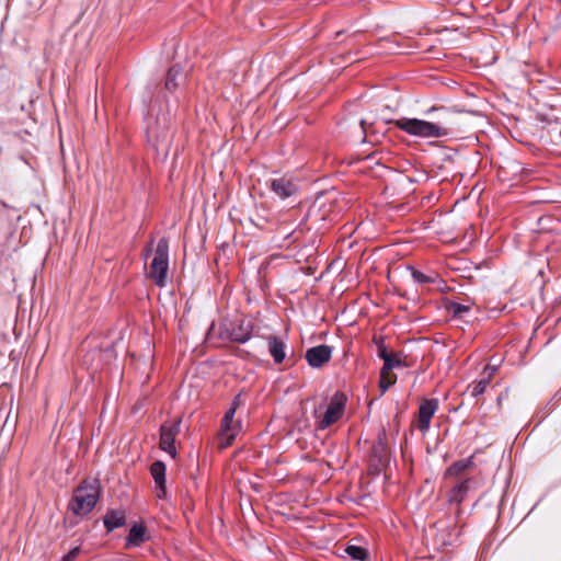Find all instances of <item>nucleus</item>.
<instances>
[{
  "mask_svg": "<svg viewBox=\"0 0 561 561\" xmlns=\"http://www.w3.org/2000/svg\"><path fill=\"white\" fill-rule=\"evenodd\" d=\"M478 485L477 480L474 478H467L458 482L449 492L448 501L450 503L460 504L467 494L476 489Z\"/></svg>",
  "mask_w": 561,
  "mask_h": 561,
  "instance_id": "nucleus-10",
  "label": "nucleus"
},
{
  "mask_svg": "<svg viewBox=\"0 0 561 561\" xmlns=\"http://www.w3.org/2000/svg\"><path fill=\"white\" fill-rule=\"evenodd\" d=\"M404 366V363L402 362L399 354L391 353L389 357L386 358V362L383 363L385 368L389 370H393V368L402 367Z\"/></svg>",
  "mask_w": 561,
  "mask_h": 561,
  "instance_id": "nucleus-22",
  "label": "nucleus"
},
{
  "mask_svg": "<svg viewBox=\"0 0 561 561\" xmlns=\"http://www.w3.org/2000/svg\"><path fill=\"white\" fill-rule=\"evenodd\" d=\"M412 277L417 283H427L430 280V278L425 274L419 271H413Z\"/></svg>",
  "mask_w": 561,
  "mask_h": 561,
  "instance_id": "nucleus-24",
  "label": "nucleus"
},
{
  "mask_svg": "<svg viewBox=\"0 0 561 561\" xmlns=\"http://www.w3.org/2000/svg\"><path fill=\"white\" fill-rule=\"evenodd\" d=\"M79 547H75L67 554L64 556V561H72L79 553Z\"/></svg>",
  "mask_w": 561,
  "mask_h": 561,
  "instance_id": "nucleus-26",
  "label": "nucleus"
},
{
  "mask_svg": "<svg viewBox=\"0 0 561 561\" xmlns=\"http://www.w3.org/2000/svg\"><path fill=\"white\" fill-rule=\"evenodd\" d=\"M271 190L278 198L285 199L297 192V185L293 180L283 176L272 180Z\"/></svg>",
  "mask_w": 561,
  "mask_h": 561,
  "instance_id": "nucleus-12",
  "label": "nucleus"
},
{
  "mask_svg": "<svg viewBox=\"0 0 561 561\" xmlns=\"http://www.w3.org/2000/svg\"><path fill=\"white\" fill-rule=\"evenodd\" d=\"M125 523V513L123 511H110L104 517V524L107 530H113Z\"/></svg>",
  "mask_w": 561,
  "mask_h": 561,
  "instance_id": "nucleus-16",
  "label": "nucleus"
},
{
  "mask_svg": "<svg viewBox=\"0 0 561 561\" xmlns=\"http://www.w3.org/2000/svg\"><path fill=\"white\" fill-rule=\"evenodd\" d=\"M345 552L347 556H350L353 560L357 561H365L367 559L368 552L365 548L350 545L346 547Z\"/></svg>",
  "mask_w": 561,
  "mask_h": 561,
  "instance_id": "nucleus-20",
  "label": "nucleus"
},
{
  "mask_svg": "<svg viewBox=\"0 0 561 561\" xmlns=\"http://www.w3.org/2000/svg\"><path fill=\"white\" fill-rule=\"evenodd\" d=\"M490 377L482 376V378L471 386V396L478 397L482 394L490 383Z\"/></svg>",
  "mask_w": 561,
  "mask_h": 561,
  "instance_id": "nucleus-21",
  "label": "nucleus"
},
{
  "mask_svg": "<svg viewBox=\"0 0 561 561\" xmlns=\"http://www.w3.org/2000/svg\"><path fill=\"white\" fill-rule=\"evenodd\" d=\"M214 333H215V325L213 323L210 329H209V331H208V333H207V337L210 340Z\"/></svg>",
  "mask_w": 561,
  "mask_h": 561,
  "instance_id": "nucleus-28",
  "label": "nucleus"
},
{
  "mask_svg": "<svg viewBox=\"0 0 561 561\" xmlns=\"http://www.w3.org/2000/svg\"><path fill=\"white\" fill-rule=\"evenodd\" d=\"M150 471L158 488L157 496L162 499L165 495V466L161 461L153 462Z\"/></svg>",
  "mask_w": 561,
  "mask_h": 561,
  "instance_id": "nucleus-13",
  "label": "nucleus"
},
{
  "mask_svg": "<svg viewBox=\"0 0 561 561\" xmlns=\"http://www.w3.org/2000/svg\"><path fill=\"white\" fill-rule=\"evenodd\" d=\"M497 364H494V365H488L485 368H484V371H483V376L485 377H490V380L492 379V377L495 375L496 370H497Z\"/></svg>",
  "mask_w": 561,
  "mask_h": 561,
  "instance_id": "nucleus-25",
  "label": "nucleus"
},
{
  "mask_svg": "<svg viewBox=\"0 0 561 561\" xmlns=\"http://www.w3.org/2000/svg\"><path fill=\"white\" fill-rule=\"evenodd\" d=\"M394 125L410 135L423 138H439L448 135L446 127L417 118L402 117L397 119Z\"/></svg>",
  "mask_w": 561,
  "mask_h": 561,
  "instance_id": "nucleus-2",
  "label": "nucleus"
},
{
  "mask_svg": "<svg viewBox=\"0 0 561 561\" xmlns=\"http://www.w3.org/2000/svg\"><path fill=\"white\" fill-rule=\"evenodd\" d=\"M239 407V398L237 397L232 402L230 409L225 413L222 419L221 428L219 433V447L227 448L230 446L236 437L242 430V423L240 420H234L236 411Z\"/></svg>",
  "mask_w": 561,
  "mask_h": 561,
  "instance_id": "nucleus-5",
  "label": "nucleus"
},
{
  "mask_svg": "<svg viewBox=\"0 0 561 561\" xmlns=\"http://www.w3.org/2000/svg\"><path fill=\"white\" fill-rule=\"evenodd\" d=\"M148 140L154 147L157 153L165 159L169 156L171 142L173 138V133L169 127L160 126L157 124L156 126H150L147 129Z\"/></svg>",
  "mask_w": 561,
  "mask_h": 561,
  "instance_id": "nucleus-7",
  "label": "nucleus"
},
{
  "mask_svg": "<svg viewBox=\"0 0 561 561\" xmlns=\"http://www.w3.org/2000/svg\"><path fill=\"white\" fill-rule=\"evenodd\" d=\"M99 494L100 485L98 480H87L75 491L69 508L78 516H85L95 506Z\"/></svg>",
  "mask_w": 561,
  "mask_h": 561,
  "instance_id": "nucleus-1",
  "label": "nucleus"
},
{
  "mask_svg": "<svg viewBox=\"0 0 561 561\" xmlns=\"http://www.w3.org/2000/svg\"><path fill=\"white\" fill-rule=\"evenodd\" d=\"M252 332L251 322L245 319H225L219 325V337L222 341L247 342Z\"/></svg>",
  "mask_w": 561,
  "mask_h": 561,
  "instance_id": "nucleus-4",
  "label": "nucleus"
},
{
  "mask_svg": "<svg viewBox=\"0 0 561 561\" xmlns=\"http://www.w3.org/2000/svg\"><path fill=\"white\" fill-rule=\"evenodd\" d=\"M180 420H175L171 424H163L160 434V447L172 458L176 457V448L174 446L175 437L180 433Z\"/></svg>",
  "mask_w": 561,
  "mask_h": 561,
  "instance_id": "nucleus-8",
  "label": "nucleus"
},
{
  "mask_svg": "<svg viewBox=\"0 0 561 561\" xmlns=\"http://www.w3.org/2000/svg\"><path fill=\"white\" fill-rule=\"evenodd\" d=\"M145 540V528L141 525H134L127 537L128 546H139Z\"/></svg>",
  "mask_w": 561,
  "mask_h": 561,
  "instance_id": "nucleus-18",
  "label": "nucleus"
},
{
  "mask_svg": "<svg viewBox=\"0 0 561 561\" xmlns=\"http://www.w3.org/2000/svg\"><path fill=\"white\" fill-rule=\"evenodd\" d=\"M346 400L347 399L344 393L335 392L322 416L320 415V408L314 410L313 414L314 417L318 419V427L320 430L329 427L341 419L345 410Z\"/></svg>",
  "mask_w": 561,
  "mask_h": 561,
  "instance_id": "nucleus-6",
  "label": "nucleus"
},
{
  "mask_svg": "<svg viewBox=\"0 0 561 561\" xmlns=\"http://www.w3.org/2000/svg\"><path fill=\"white\" fill-rule=\"evenodd\" d=\"M391 353H388L385 347H379V356L386 362V358L390 356Z\"/></svg>",
  "mask_w": 561,
  "mask_h": 561,
  "instance_id": "nucleus-27",
  "label": "nucleus"
},
{
  "mask_svg": "<svg viewBox=\"0 0 561 561\" xmlns=\"http://www.w3.org/2000/svg\"><path fill=\"white\" fill-rule=\"evenodd\" d=\"M285 343L276 336L268 337V351L275 363L280 364L285 357Z\"/></svg>",
  "mask_w": 561,
  "mask_h": 561,
  "instance_id": "nucleus-15",
  "label": "nucleus"
},
{
  "mask_svg": "<svg viewBox=\"0 0 561 561\" xmlns=\"http://www.w3.org/2000/svg\"><path fill=\"white\" fill-rule=\"evenodd\" d=\"M471 309L470 305H463L455 302L451 305V311L455 316H462L463 313L468 312Z\"/></svg>",
  "mask_w": 561,
  "mask_h": 561,
  "instance_id": "nucleus-23",
  "label": "nucleus"
},
{
  "mask_svg": "<svg viewBox=\"0 0 561 561\" xmlns=\"http://www.w3.org/2000/svg\"><path fill=\"white\" fill-rule=\"evenodd\" d=\"M397 381V376L392 373V370H389L385 367L381 368L380 371V381H379V388L381 391V394H383L390 386H392Z\"/></svg>",
  "mask_w": 561,
  "mask_h": 561,
  "instance_id": "nucleus-19",
  "label": "nucleus"
},
{
  "mask_svg": "<svg viewBox=\"0 0 561 561\" xmlns=\"http://www.w3.org/2000/svg\"><path fill=\"white\" fill-rule=\"evenodd\" d=\"M473 466L472 457L459 459L453 462L446 470V478H460L463 472Z\"/></svg>",
  "mask_w": 561,
  "mask_h": 561,
  "instance_id": "nucleus-14",
  "label": "nucleus"
},
{
  "mask_svg": "<svg viewBox=\"0 0 561 561\" xmlns=\"http://www.w3.org/2000/svg\"><path fill=\"white\" fill-rule=\"evenodd\" d=\"M169 271V242L162 238L159 240L154 256L150 264L149 277L158 285L163 287L167 283V274Z\"/></svg>",
  "mask_w": 561,
  "mask_h": 561,
  "instance_id": "nucleus-3",
  "label": "nucleus"
},
{
  "mask_svg": "<svg viewBox=\"0 0 561 561\" xmlns=\"http://www.w3.org/2000/svg\"><path fill=\"white\" fill-rule=\"evenodd\" d=\"M438 408L437 400H425L421 403L419 409V427L422 432H427L431 425V419Z\"/></svg>",
  "mask_w": 561,
  "mask_h": 561,
  "instance_id": "nucleus-11",
  "label": "nucleus"
},
{
  "mask_svg": "<svg viewBox=\"0 0 561 561\" xmlns=\"http://www.w3.org/2000/svg\"><path fill=\"white\" fill-rule=\"evenodd\" d=\"M184 78L182 69L178 66L172 67L167 75L165 89L172 91L179 85V80Z\"/></svg>",
  "mask_w": 561,
  "mask_h": 561,
  "instance_id": "nucleus-17",
  "label": "nucleus"
},
{
  "mask_svg": "<svg viewBox=\"0 0 561 561\" xmlns=\"http://www.w3.org/2000/svg\"><path fill=\"white\" fill-rule=\"evenodd\" d=\"M332 350L328 345H318L306 352V359L311 367L318 368L330 360Z\"/></svg>",
  "mask_w": 561,
  "mask_h": 561,
  "instance_id": "nucleus-9",
  "label": "nucleus"
}]
</instances>
